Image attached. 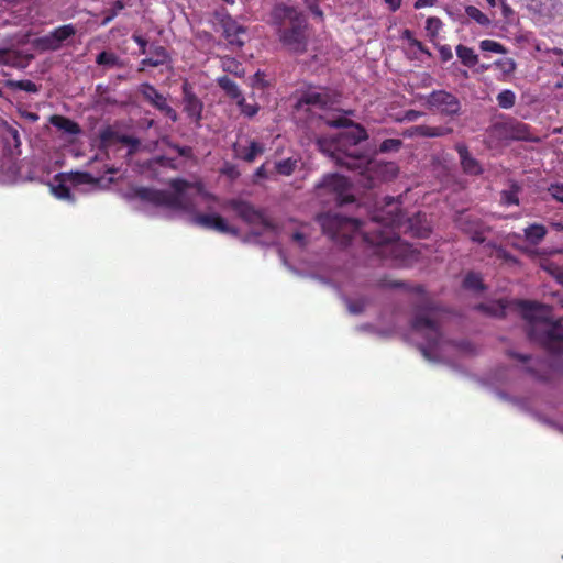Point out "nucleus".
Returning <instances> with one entry per match:
<instances>
[{"label": "nucleus", "instance_id": "e433bc0d", "mask_svg": "<svg viewBox=\"0 0 563 563\" xmlns=\"http://www.w3.org/2000/svg\"><path fill=\"white\" fill-rule=\"evenodd\" d=\"M222 67L225 71L234 74L235 76H243L244 70L234 58H224L222 60Z\"/></svg>", "mask_w": 563, "mask_h": 563}, {"label": "nucleus", "instance_id": "79ce46f5", "mask_svg": "<svg viewBox=\"0 0 563 563\" xmlns=\"http://www.w3.org/2000/svg\"><path fill=\"white\" fill-rule=\"evenodd\" d=\"M346 305H347V309H349L350 313L358 314L365 308V300L360 299V300L353 301V300L346 299Z\"/></svg>", "mask_w": 563, "mask_h": 563}, {"label": "nucleus", "instance_id": "680f3d73", "mask_svg": "<svg viewBox=\"0 0 563 563\" xmlns=\"http://www.w3.org/2000/svg\"><path fill=\"white\" fill-rule=\"evenodd\" d=\"M541 5H544V10L547 11V13H549L550 8L553 7V0H544V2L541 3Z\"/></svg>", "mask_w": 563, "mask_h": 563}, {"label": "nucleus", "instance_id": "4c0bfd02", "mask_svg": "<svg viewBox=\"0 0 563 563\" xmlns=\"http://www.w3.org/2000/svg\"><path fill=\"white\" fill-rule=\"evenodd\" d=\"M441 27H442V22L439 18H434V16L428 18V20L426 22V31L430 37H432V38L437 37Z\"/></svg>", "mask_w": 563, "mask_h": 563}, {"label": "nucleus", "instance_id": "8fccbe9b", "mask_svg": "<svg viewBox=\"0 0 563 563\" xmlns=\"http://www.w3.org/2000/svg\"><path fill=\"white\" fill-rule=\"evenodd\" d=\"M173 148L180 155V156H184V157H190L191 156V148L188 147V146H179V145H175L173 146Z\"/></svg>", "mask_w": 563, "mask_h": 563}, {"label": "nucleus", "instance_id": "6e6552de", "mask_svg": "<svg viewBox=\"0 0 563 563\" xmlns=\"http://www.w3.org/2000/svg\"><path fill=\"white\" fill-rule=\"evenodd\" d=\"M419 100L423 101L431 110H437L445 115H455L461 110L460 100L445 90H435L427 96H420Z\"/></svg>", "mask_w": 563, "mask_h": 563}, {"label": "nucleus", "instance_id": "9b49d317", "mask_svg": "<svg viewBox=\"0 0 563 563\" xmlns=\"http://www.w3.org/2000/svg\"><path fill=\"white\" fill-rule=\"evenodd\" d=\"M100 145L108 153L110 150L128 147L126 155H130L139 145L135 139L120 135L111 128L104 129L100 134Z\"/></svg>", "mask_w": 563, "mask_h": 563}, {"label": "nucleus", "instance_id": "a878e982", "mask_svg": "<svg viewBox=\"0 0 563 563\" xmlns=\"http://www.w3.org/2000/svg\"><path fill=\"white\" fill-rule=\"evenodd\" d=\"M218 85L225 91V93L230 98L238 100L242 97V93L238 85L234 81H232L229 77H219Z\"/></svg>", "mask_w": 563, "mask_h": 563}, {"label": "nucleus", "instance_id": "a19ab883", "mask_svg": "<svg viewBox=\"0 0 563 563\" xmlns=\"http://www.w3.org/2000/svg\"><path fill=\"white\" fill-rule=\"evenodd\" d=\"M401 146V141L398 140V139H387L385 140L384 142H382L380 146H379V151L382 153H387V152H396L400 148Z\"/></svg>", "mask_w": 563, "mask_h": 563}, {"label": "nucleus", "instance_id": "f257e3e1", "mask_svg": "<svg viewBox=\"0 0 563 563\" xmlns=\"http://www.w3.org/2000/svg\"><path fill=\"white\" fill-rule=\"evenodd\" d=\"M386 216L375 214L371 228H364L358 220L344 218L338 213H323L318 222L323 232L333 241L347 245L356 239H362L372 254L395 266H410L419 260L417 247L401 241L395 229L402 225L404 214L394 198H388Z\"/></svg>", "mask_w": 563, "mask_h": 563}, {"label": "nucleus", "instance_id": "3c124183", "mask_svg": "<svg viewBox=\"0 0 563 563\" xmlns=\"http://www.w3.org/2000/svg\"><path fill=\"white\" fill-rule=\"evenodd\" d=\"M437 3V0H416L413 7L415 9H422L427 7H433Z\"/></svg>", "mask_w": 563, "mask_h": 563}, {"label": "nucleus", "instance_id": "aec40b11", "mask_svg": "<svg viewBox=\"0 0 563 563\" xmlns=\"http://www.w3.org/2000/svg\"><path fill=\"white\" fill-rule=\"evenodd\" d=\"M184 110L191 120L196 122L200 120L202 103L195 95L188 92L187 90H185Z\"/></svg>", "mask_w": 563, "mask_h": 563}, {"label": "nucleus", "instance_id": "412c9836", "mask_svg": "<svg viewBox=\"0 0 563 563\" xmlns=\"http://www.w3.org/2000/svg\"><path fill=\"white\" fill-rule=\"evenodd\" d=\"M34 9L27 7V12L25 14H15V12L11 13V18H5L0 21V24H37L42 23V19L38 16L37 12L33 13Z\"/></svg>", "mask_w": 563, "mask_h": 563}, {"label": "nucleus", "instance_id": "bb28decb", "mask_svg": "<svg viewBox=\"0 0 563 563\" xmlns=\"http://www.w3.org/2000/svg\"><path fill=\"white\" fill-rule=\"evenodd\" d=\"M297 166H298V159L287 158V159L277 162L275 164V169L280 175L289 176L295 172Z\"/></svg>", "mask_w": 563, "mask_h": 563}, {"label": "nucleus", "instance_id": "49530a36", "mask_svg": "<svg viewBox=\"0 0 563 563\" xmlns=\"http://www.w3.org/2000/svg\"><path fill=\"white\" fill-rule=\"evenodd\" d=\"M310 11L318 18H322V11L318 7V0H303Z\"/></svg>", "mask_w": 563, "mask_h": 563}, {"label": "nucleus", "instance_id": "37998d69", "mask_svg": "<svg viewBox=\"0 0 563 563\" xmlns=\"http://www.w3.org/2000/svg\"><path fill=\"white\" fill-rule=\"evenodd\" d=\"M15 86L21 89V90H24L26 92H32V93H35L38 91V88L36 86V84H34L33 81L31 80H20L15 84Z\"/></svg>", "mask_w": 563, "mask_h": 563}, {"label": "nucleus", "instance_id": "052dcab7", "mask_svg": "<svg viewBox=\"0 0 563 563\" xmlns=\"http://www.w3.org/2000/svg\"><path fill=\"white\" fill-rule=\"evenodd\" d=\"M114 16H117V11H111V13L102 21V25L108 24L112 19H114Z\"/></svg>", "mask_w": 563, "mask_h": 563}, {"label": "nucleus", "instance_id": "2eb2a0df", "mask_svg": "<svg viewBox=\"0 0 563 563\" xmlns=\"http://www.w3.org/2000/svg\"><path fill=\"white\" fill-rule=\"evenodd\" d=\"M221 26L223 35L230 44L238 46H242L244 44L242 36L245 35L246 30L230 15H225L221 19Z\"/></svg>", "mask_w": 563, "mask_h": 563}, {"label": "nucleus", "instance_id": "7ed1b4c3", "mask_svg": "<svg viewBox=\"0 0 563 563\" xmlns=\"http://www.w3.org/2000/svg\"><path fill=\"white\" fill-rule=\"evenodd\" d=\"M170 185L173 192L142 187L137 188L135 194L136 197L143 201L188 213L191 223L195 225L214 230L220 233H238V231L218 213L198 212L200 208L211 210L212 203L216 202V198L207 192L200 183L190 184L181 179H175Z\"/></svg>", "mask_w": 563, "mask_h": 563}, {"label": "nucleus", "instance_id": "603ef678", "mask_svg": "<svg viewBox=\"0 0 563 563\" xmlns=\"http://www.w3.org/2000/svg\"><path fill=\"white\" fill-rule=\"evenodd\" d=\"M439 52H440V55L442 57L443 60H449L452 58V52H451V48L450 46L448 45H442L440 48H439Z\"/></svg>", "mask_w": 563, "mask_h": 563}, {"label": "nucleus", "instance_id": "a18cd8bd", "mask_svg": "<svg viewBox=\"0 0 563 563\" xmlns=\"http://www.w3.org/2000/svg\"><path fill=\"white\" fill-rule=\"evenodd\" d=\"M132 38L140 46V53L141 54L144 55V54L148 53V51H147V41L143 36L139 35V34H133Z\"/></svg>", "mask_w": 563, "mask_h": 563}, {"label": "nucleus", "instance_id": "4d7b16f0", "mask_svg": "<svg viewBox=\"0 0 563 563\" xmlns=\"http://www.w3.org/2000/svg\"><path fill=\"white\" fill-rule=\"evenodd\" d=\"M255 176L258 177V178H265L267 177V173H266V166L265 165H262L260 166L256 172H255Z\"/></svg>", "mask_w": 563, "mask_h": 563}, {"label": "nucleus", "instance_id": "c03bdc74", "mask_svg": "<svg viewBox=\"0 0 563 563\" xmlns=\"http://www.w3.org/2000/svg\"><path fill=\"white\" fill-rule=\"evenodd\" d=\"M549 192L554 199L563 202V185H552Z\"/></svg>", "mask_w": 563, "mask_h": 563}, {"label": "nucleus", "instance_id": "f8f14e48", "mask_svg": "<svg viewBox=\"0 0 563 563\" xmlns=\"http://www.w3.org/2000/svg\"><path fill=\"white\" fill-rule=\"evenodd\" d=\"M229 207L245 222L250 224H261L264 231H275V228L264 218V216L247 202L231 200L229 202Z\"/></svg>", "mask_w": 563, "mask_h": 563}, {"label": "nucleus", "instance_id": "6e6d98bb", "mask_svg": "<svg viewBox=\"0 0 563 563\" xmlns=\"http://www.w3.org/2000/svg\"><path fill=\"white\" fill-rule=\"evenodd\" d=\"M412 48H416L417 51L421 53H426L430 55V53L423 47L422 43L418 40H412V42L409 44Z\"/></svg>", "mask_w": 563, "mask_h": 563}, {"label": "nucleus", "instance_id": "1a4fd4ad", "mask_svg": "<svg viewBox=\"0 0 563 563\" xmlns=\"http://www.w3.org/2000/svg\"><path fill=\"white\" fill-rule=\"evenodd\" d=\"M332 103V97L327 89H314L301 96L297 101V109L323 119L320 111L330 107Z\"/></svg>", "mask_w": 563, "mask_h": 563}, {"label": "nucleus", "instance_id": "5701e85b", "mask_svg": "<svg viewBox=\"0 0 563 563\" xmlns=\"http://www.w3.org/2000/svg\"><path fill=\"white\" fill-rule=\"evenodd\" d=\"M547 229L544 225L533 223L523 230L525 239L532 245H538L547 235Z\"/></svg>", "mask_w": 563, "mask_h": 563}, {"label": "nucleus", "instance_id": "69168bd1", "mask_svg": "<svg viewBox=\"0 0 563 563\" xmlns=\"http://www.w3.org/2000/svg\"><path fill=\"white\" fill-rule=\"evenodd\" d=\"M397 285H398L397 283H391V282H386V280L380 282L382 287H396Z\"/></svg>", "mask_w": 563, "mask_h": 563}, {"label": "nucleus", "instance_id": "774afa93", "mask_svg": "<svg viewBox=\"0 0 563 563\" xmlns=\"http://www.w3.org/2000/svg\"><path fill=\"white\" fill-rule=\"evenodd\" d=\"M27 119L32 122H35L38 120V115L36 113H29Z\"/></svg>", "mask_w": 563, "mask_h": 563}, {"label": "nucleus", "instance_id": "a211bd4d", "mask_svg": "<svg viewBox=\"0 0 563 563\" xmlns=\"http://www.w3.org/2000/svg\"><path fill=\"white\" fill-rule=\"evenodd\" d=\"M451 128L446 126H429V125H416L408 130L409 136H423V137H441L452 133Z\"/></svg>", "mask_w": 563, "mask_h": 563}, {"label": "nucleus", "instance_id": "de8ad7c7", "mask_svg": "<svg viewBox=\"0 0 563 563\" xmlns=\"http://www.w3.org/2000/svg\"><path fill=\"white\" fill-rule=\"evenodd\" d=\"M545 268L551 273L553 274L558 280L563 284V272L560 271V268L558 266H554L553 263H549Z\"/></svg>", "mask_w": 563, "mask_h": 563}, {"label": "nucleus", "instance_id": "6ab92c4d", "mask_svg": "<svg viewBox=\"0 0 563 563\" xmlns=\"http://www.w3.org/2000/svg\"><path fill=\"white\" fill-rule=\"evenodd\" d=\"M148 53L151 56L141 60V69H144L146 66H162L168 62V54L163 46H151Z\"/></svg>", "mask_w": 563, "mask_h": 563}, {"label": "nucleus", "instance_id": "9d476101", "mask_svg": "<svg viewBox=\"0 0 563 563\" xmlns=\"http://www.w3.org/2000/svg\"><path fill=\"white\" fill-rule=\"evenodd\" d=\"M351 181L342 175H327L318 186V195H330L335 202L342 203L347 200V192Z\"/></svg>", "mask_w": 563, "mask_h": 563}, {"label": "nucleus", "instance_id": "f3484780", "mask_svg": "<svg viewBox=\"0 0 563 563\" xmlns=\"http://www.w3.org/2000/svg\"><path fill=\"white\" fill-rule=\"evenodd\" d=\"M455 150L460 156V163L464 173L468 175L482 174L483 168L479 162L470 154L468 148L464 143H457L455 145Z\"/></svg>", "mask_w": 563, "mask_h": 563}, {"label": "nucleus", "instance_id": "f03ea898", "mask_svg": "<svg viewBox=\"0 0 563 563\" xmlns=\"http://www.w3.org/2000/svg\"><path fill=\"white\" fill-rule=\"evenodd\" d=\"M325 123L342 130L319 139V150L338 165L357 172L364 187H374L377 181L389 180L396 176L397 167L394 163H382L361 154L358 144L367 137L361 125L341 115L338 119H325Z\"/></svg>", "mask_w": 563, "mask_h": 563}, {"label": "nucleus", "instance_id": "c9c22d12", "mask_svg": "<svg viewBox=\"0 0 563 563\" xmlns=\"http://www.w3.org/2000/svg\"><path fill=\"white\" fill-rule=\"evenodd\" d=\"M500 201L505 206L518 205V188L512 186L509 190H504L501 192Z\"/></svg>", "mask_w": 563, "mask_h": 563}, {"label": "nucleus", "instance_id": "ddd939ff", "mask_svg": "<svg viewBox=\"0 0 563 563\" xmlns=\"http://www.w3.org/2000/svg\"><path fill=\"white\" fill-rule=\"evenodd\" d=\"M76 27L73 24L62 25L37 40L38 46L46 51H56L69 37L74 36Z\"/></svg>", "mask_w": 563, "mask_h": 563}, {"label": "nucleus", "instance_id": "13d9d810", "mask_svg": "<svg viewBox=\"0 0 563 563\" xmlns=\"http://www.w3.org/2000/svg\"><path fill=\"white\" fill-rule=\"evenodd\" d=\"M124 9V3L121 0H117L113 3L112 11H117V14Z\"/></svg>", "mask_w": 563, "mask_h": 563}, {"label": "nucleus", "instance_id": "c85d7f7f", "mask_svg": "<svg viewBox=\"0 0 563 563\" xmlns=\"http://www.w3.org/2000/svg\"><path fill=\"white\" fill-rule=\"evenodd\" d=\"M498 106L503 109H510L516 102V95L509 89H505L497 95Z\"/></svg>", "mask_w": 563, "mask_h": 563}, {"label": "nucleus", "instance_id": "393cba45", "mask_svg": "<svg viewBox=\"0 0 563 563\" xmlns=\"http://www.w3.org/2000/svg\"><path fill=\"white\" fill-rule=\"evenodd\" d=\"M455 51L457 57L464 66L474 67L477 65L478 56L473 48L460 44L456 46Z\"/></svg>", "mask_w": 563, "mask_h": 563}, {"label": "nucleus", "instance_id": "4468645a", "mask_svg": "<svg viewBox=\"0 0 563 563\" xmlns=\"http://www.w3.org/2000/svg\"><path fill=\"white\" fill-rule=\"evenodd\" d=\"M140 92L150 103H152L155 108L162 111L173 122L177 121V112L168 106L166 98L162 93H159L152 85H141Z\"/></svg>", "mask_w": 563, "mask_h": 563}, {"label": "nucleus", "instance_id": "cd10ccee", "mask_svg": "<svg viewBox=\"0 0 563 563\" xmlns=\"http://www.w3.org/2000/svg\"><path fill=\"white\" fill-rule=\"evenodd\" d=\"M96 63L98 65H101V66H107V67H119L121 66V62H120V58L113 54V53H110V52H101L97 58H96Z\"/></svg>", "mask_w": 563, "mask_h": 563}, {"label": "nucleus", "instance_id": "bf43d9fd", "mask_svg": "<svg viewBox=\"0 0 563 563\" xmlns=\"http://www.w3.org/2000/svg\"><path fill=\"white\" fill-rule=\"evenodd\" d=\"M402 38L407 40L409 44L415 40L412 32L409 30L402 32Z\"/></svg>", "mask_w": 563, "mask_h": 563}, {"label": "nucleus", "instance_id": "0e129e2a", "mask_svg": "<svg viewBox=\"0 0 563 563\" xmlns=\"http://www.w3.org/2000/svg\"><path fill=\"white\" fill-rule=\"evenodd\" d=\"M518 41H519V42H521V43H523V45H525V46H527V47L531 48V38H529V40H523V38H522V35H520V36L518 37Z\"/></svg>", "mask_w": 563, "mask_h": 563}, {"label": "nucleus", "instance_id": "72a5a7b5", "mask_svg": "<svg viewBox=\"0 0 563 563\" xmlns=\"http://www.w3.org/2000/svg\"><path fill=\"white\" fill-rule=\"evenodd\" d=\"M493 65L504 75H510L516 69V63L512 58H501L494 62Z\"/></svg>", "mask_w": 563, "mask_h": 563}, {"label": "nucleus", "instance_id": "ea45409f", "mask_svg": "<svg viewBox=\"0 0 563 563\" xmlns=\"http://www.w3.org/2000/svg\"><path fill=\"white\" fill-rule=\"evenodd\" d=\"M236 102H238V106L241 109V112L244 115L249 117V118L254 117L257 113V111H258L257 104L246 103V101H245V99L243 97L238 99Z\"/></svg>", "mask_w": 563, "mask_h": 563}, {"label": "nucleus", "instance_id": "5fc2aeb1", "mask_svg": "<svg viewBox=\"0 0 563 563\" xmlns=\"http://www.w3.org/2000/svg\"><path fill=\"white\" fill-rule=\"evenodd\" d=\"M384 1L391 11H397L400 8L401 2H402V0H384Z\"/></svg>", "mask_w": 563, "mask_h": 563}, {"label": "nucleus", "instance_id": "39448f33", "mask_svg": "<svg viewBox=\"0 0 563 563\" xmlns=\"http://www.w3.org/2000/svg\"><path fill=\"white\" fill-rule=\"evenodd\" d=\"M522 313L529 321V336L553 352L563 350V324L553 320L551 309L537 302H523Z\"/></svg>", "mask_w": 563, "mask_h": 563}, {"label": "nucleus", "instance_id": "09e8293b", "mask_svg": "<svg viewBox=\"0 0 563 563\" xmlns=\"http://www.w3.org/2000/svg\"><path fill=\"white\" fill-rule=\"evenodd\" d=\"M292 241L299 244V246L306 245V234L303 232V228L301 231L295 232L291 236Z\"/></svg>", "mask_w": 563, "mask_h": 563}, {"label": "nucleus", "instance_id": "20e7f679", "mask_svg": "<svg viewBox=\"0 0 563 563\" xmlns=\"http://www.w3.org/2000/svg\"><path fill=\"white\" fill-rule=\"evenodd\" d=\"M416 311L410 325L409 340L415 341L423 356L441 361L450 342L442 331V311L431 301L422 287L416 288Z\"/></svg>", "mask_w": 563, "mask_h": 563}, {"label": "nucleus", "instance_id": "864d4df0", "mask_svg": "<svg viewBox=\"0 0 563 563\" xmlns=\"http://www.w3.org/2000/svg\"><path fill=\"white\" fill-rule=\"evenodd\" d=\"M422 115L421 112L419 111H415V110H409L405 113V120L407 121H416L418 120L420 117Z\"/></svg>", "mask_w": 563, "mask_h": 563}, {"label": "nucleus", "instance_id": "7c9ffc66", "mask_svg": "<svg viewBox=\"0 0 563 563\" xmlns=\"http://www.w3.org/2000/svg\"><path fill=\"white\" fill-rule=\"evenodd\" d=\"M522 38L523 40H529L531 38V48L534 49L536 52L538 53H549V52H553V54L555 55H562V49L560 48H553V49H549L548 47H545V45L538 41L532 34L530 33H526V34H522Z\"/></svg>", "mask_w": 563, "mask_h": 563}, {"label": "nucleus", "instance_id": "e2e57ef3", "mask_svg": "<svg viewBox=\"0 0 563 563\" xmlns=\"http://www.w3.org/2000/svg\"><path fill=\"white\" fill-rule=\"evenodd\" d=\"M551 225L556 231H563V222H552Z\"/></svg>", "mask_w": 563, "mask_h": 563}, {"label": "nucleus", "instance_id": "423d86ee", "mask_svg": "<svg viewBox=\"0 0 563 563\" xmlns=\"http://www.w3.org/2000/svg\"><path fill=\"white\" fill-rule=\"evenodd\" d=\"M271 23L275 26L279 41L288 49L301 53L307 45V21L295 7L277 4L271 12Z\"/></svg>", "mask_w": 563, "mask_h": 563}, {"label": "nucleus", "instance_id": "473e14b6", "mask_svg": "<svg viewBox=\"0 0 563 563\" xmlns=\"http://www.w3.org/2000/svg\"><path fill=\"white\" fill-rule=\"evenodd\" d=\"M479 48L483 52H489L495 54H506L507 49L500 43L493 40H483L479 42Z\"/></svg>", "mask_w": 563, "mask_h": 563}, {"label": "nucleus", "instance_id": "0eeeda50", "mask_svg": "<svg viewBox=\"0 0 563 563\" xmlns=\"http://www.w3.org/2000/svg\"><path fill=\"white\" fill-rule=\"evenodd\" d=\"M98 181L88 173L60 174L51 184V191L58 199L71 201L76 192L82 191L81 186L97 188Z\"/></svg>", "mask_w": 563, "mask_h": 563}, {"label": "nucleus", "instance_id": "b1692460", "mask_svg": "<svg viewBox=\"0 0 563 563\" xmlns=\"http://www.w3.org/2000/svg\"><path fill=\"white\" fill-rule=\"evenodd\" d=\"M0 64L15 68H23L25 62L15 51L0 49Z\"/></svg>", "mask_w": 563, "mask_h": 563}, {"label": "nucleus", "instance_id": "dca6fc26", "mask_svg": "<svg viewBox=\"0 0 563 563\" xmlns=\"http://www.w3.org/2000/svg\"><path fill=\"white\" fill-rule=\"evenodd\" d=\"M264 150V145L254 140L246 141L245 143L238 142L233 146L235 156L249 163L253 162L257 156L262 155Z\"/></svg>", "mask_w": 563, "mask_h": 563}, {"label": "nucleus", "instance_id": "338daca9", "mask_svg": "<svg viewBox=\"0 0 563 563\" xmlns=\"http://www.w3.org/2000/svg\"><path fill=\"white\" fill-rule=\"evenodd\" d=\"M474 241L483 242L484 238L482 236V232H475V234L472 238Z\"/></svg>", "mask_w": 563, "mask_h": 563}, {"label": "nucleus", "instance_id": "c756f323", "mask_svg": "<svg viewBox=\"0 0 563 563\" xmlns=\"http://www.w3.org/2000/svg\"><path fill=\"white\" fill-rule=\"evenodd\" d=\"M465 12L470 19L474 20L479 25L486 26L490 24L489 18L476 7L468 5L466 7Z\"/></svg>", "mask_w": 563, "mask_h": 563}, {"label": "nucleus", "instance_id": "58836bf2", "mask_svg": "<svg viewBox=\"0 0 563 563\" xmlns=\"http://www.w3.org/2000/svg\"><path fill=\"white\" fill-rule=\"evenodd\" d=\"M512 356L516 357L517 360H519L520 362H522L523 364H526L527 372H529L531 374H536V371H537L536 367L540 364L539 360H534L530 356H526V355L517 354V353H514Z\"/></svg>", "mask_w": 563, "mask_h": 563}, {"label": "nucleus", "instance_id": "f704fd0d", "mask_svg": "<svg viewBox=\"0 0 563 563\" xmlns=\"http://www.w3.org/2000/svg\"><path fill=\"white\" fill-rule=\"evenodd\" d=\"M490 257L505 263L515 262V257L510 253H508L505 249L496 245L490 246Z\"/></svg>", "mask_w": 563, "mask_h": 563}, {"label": "nucleus", "instance_id": "2f4dec72", "mask_svg": "<svg viewBox=\"0 0 563 563\" xmlns=\"http://www.w3.org/2000/svg\"><path fill=\"white\" fill-rule=\"evenodd\" d=\"M463 285L465 288L473 291H481L484 289L482 278L476 273H470L465 276Z\"/></svg>", "mask_w": 563, "mask_h": 563}, {"label": "nucleus", "instance_id": "4be33fe9", "mask_svg": "<svg viewBox=\"0 0 563 563\" xmlns=\"http://www.w3.org/2000/svg\"><path fill=\"white\" fill-rule=\"evenodd\" d=\"M49 122L58 130L70 135H76L80 132V128L76 122L62 115L51 117Z\"/></svg>", "mask_w": 563, "mask_h": 563}]
</instances>
